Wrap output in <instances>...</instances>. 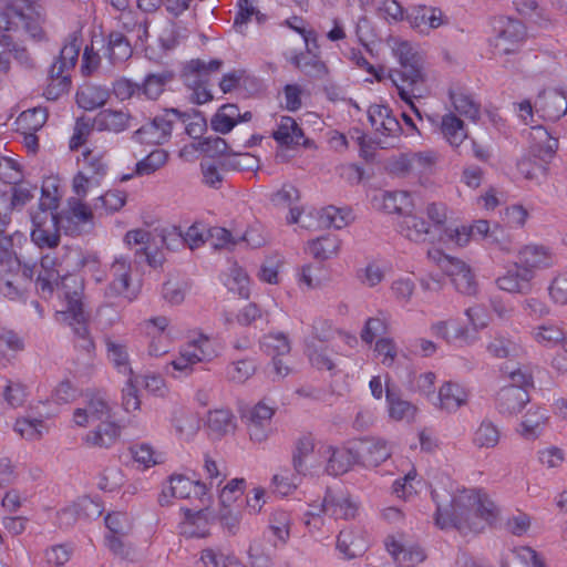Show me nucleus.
<instances>
[{
    "label": "nucleus",
    "mask_w": 567,
    "mask_h": 567,
    "mask_svg": "<svg viewBox=\"0 0 567 567\" xmlns=\"http://www.w3.org/2000/svg\"><path fill=\"white\" fill-rule=\"evenodd\" d=\"M208 513L198 511L194 515L187 516L182 524V533L189 537H205L208 535Z\"/></svg>",
    "instance_id": "obj_61"
},
{
    "label": "nucleus",
    "mask_w": 567,
    "mask_h": 567,
    "mask_svg": "<svg viewBox=\"0 0 567 567\" xmlns=\"http://www.w3.org/2000/svg\"><path fill=\"white\" fill-rule=\"evenodd\" d=\"M186 116L177 109H166L163 114L137 128L132 138L145 144H163L171 137L174 122H186Z\"/></svg>",
    "instance_id": "obj_6"
},
{
    "label": "nucleus",
    "mask_w": 567,
    "mask_h": 567,
    "mask_svg": "<svg viewBox=\"0 0 567 567\" xmlns=\"http://www.w3.org/2000/svg\"><path fill=\"white\" fill-rule=\"evenodd\" d=\"M398 233L405 239L420 244L424 243L431 235V225L422 216L412 213V209L396 221Z\"/></svg>",
    "instance_id": "obj_23"
},
{
    "label": "nucleus",
    "mask_w": 567,
    "mask_h": 567,
    "mask_svg": "<svg viewBox=\"0 0 567 567\" xmlns=\"http://www.w3.org/2000/svg\"><path fill=\"white\" fill-rule=\"evenodd\" d=\"M207 425L212 433L220 437L235 431L236 419L230 410L216 409L208 413Z\"/></svg>",
    "instance_id": "obj_42"
},
{
    "label": "nucleus",
    "mask_w": 567,
    "mask_h": 567,
    "mask_svg": "<svg viewBox=\"0 0 567 567\" xmlns=\"http://www.w3.org/2000/svg\"><path fill=\"white\" fill-rule=\"evenodd\" d=\"M121 436V427L112 420H103L83 436L89 447L110 449Z\"/></svg>",
    "instance_id": "obj_29"
},
{
    "label": "nucleus",
    "mask_w": 567,
    "mask_h": 567,
    "mask_svg": "<svg viewBox=\"0 0 567 567\" xmlns=\"http://www.w3.org/2000/svg\"><path fill=\"white\" fill-rule=\"evenodd\" d=\"M501 440L499 427L488 419L483 420L473 433L472 443L477 449H494Z\"/></svg>",
    "instance_id": "obj_43"
},
{
    "label": "nucleus",
    "mask_w": 567,
    "mask_h": 567,
    "mask_svg": "<svg viewBox=\"0 0 567 567\" xmlns=\"http://www.w3.org/2000/svg\"><path fill=\"white\" fill-rule=\"evenodd\" d=\"M71 86L69 72H54V68L50 70V82L44 90V96L48 100L55 101L65 94Z\"/></svg>",
    "instance_id": "obj_58"
},
{
    "label": "nucleus",
    "mask_w": 567,
    "mask_h": 567,
    "mask_svg": "<svg viewBox=\"0 0 567 567\" xmlns=\"http://www.w3.org/2000/svg\"><path fill=\"white\" fill-rule=\"evenodd\" d=\"M440 131L451 146L457 147L466 138L464 122L453 113L442 116Z\"/></svg>",
    "instance_id": "obj_41"
},
{
    "label": "nucleus",
    "mask_w": 567,
    "mask_h": 567,
    "mask_svg": "<svg viewBox=\"0 0 567 567\" xmlns=\"http://www.w3.org/2000/svg\"><path fill=\"white\" fill-rule=\"evenodd\" d=\"M528 391L523 386H504L496 396V409L503 415H514L529 402Z\"/></svg>",
    "instance_id": "obj_26"
},
{
    "label": "nucleus",
    "mask_w": 567,
    "mask_h": 567,
    "mask_svg": "<svg viewBox=\"0 0 567 567\" xmlns=\"http://www.w3.org/2000/svg\"><path fill=\"white\" fill-rule=\"evenodd\" d=\"M486 350L494 358L505 359L518 355L522 348L511 337L498 333L487 343Z\"/></svg>",
    "instance_id": "obj_47"
},
{
    "label": "nucleus",
    "mask_w": 567,
    "mask_h": 567,
    "mask_svg": "<svg viewBox=\"0 0 567 567\" xmlns=\"http://www.w3.org/2000/svg\"><path fill=\"white\" fill-rule=\"evenodd\" d=\"M141 326L148 339V355L158 358L166 354L171 347L169 319L165 316L152 317L144 320Z\"/></svg>",
    "instance_id": "obj_9"
},
{
    "label": "nucleus",
    "mask_w": 567,
    "mask_h": 567,
    "mask_svg": "<svg viewBox=\"0 0 567 567\" xmlns=\"http://www.w3.org/2000/svg\"><path fill=\"white\" fill-rule=\"evenodd\" d=\"M315 450V440L311 435H303L296 442L292 453V467L299 473H309L310 467L307 464L308 456Z\"/></svg>",
    "instance_id": "obj_51"
},
{
    "label": "nucleus",
    "mask_w": 567,
    "mask_h": 567,
    "mask_svg": "<svg viewBox=\"0 0 567 567\" xmlns=\"http://www.w3.org/2000/svg\"><path fill=\"white\" fill-rule=\"evenodd\" d=\"M307 474L308 473L296 472L295 468H281L272 477L275 492L282 496L289 495L301 483L302 476H306Z\"/></svg>",
    "instance_id": "obj_52"
},
{
    "label": "nucleus",
    "mask_w": 567,
    "mask_h": 567,
    "mask_svg": "<svg viewBox=\"0 0 567 567\" xmlns=\"http://www.w3.org/2000/svg\"><path fill=\"white\" fill-rule=\"evenodd\" d=\"M532 337L542 347L555 348L565 340V330L560 324L547 321L533 328Z\"/></svg>",
    "instance_id": "obj_38"
},
{
    "label": "nucleus",
    "mask_w": 567,
    "mask_h": 567,
    "mask_svg": "<svg viewBox=\"0 0 567 567\" xmlns=\"http://www.w3.org/2000/svg\"><path fill=\"white\" fill-rule=\"evenodd\" d=\"M533 280L528 272L517 261L509 265L506 271L496 279L497 287L509 293L527 295L532 291Z\"/></svg>",
    "instance_id": "obj_20"
},
{
    "label": "nucleus",
    "mask_w": 567,
    "mask_h": 567,
    "mask_svg": "<svg viewBox=\"0 0 567 567\" xmlns=\"http://www.w3.org/2000/svg\"><path fill=\"white\" fill-rule=\"evenodd\" d=\"M261 350L268 355L281 357L290 352V343L284 333H269L260 341Z\"/></svg>",
    "instance_id": "obj_60"
},
{
    "label": "nucleus",
    "mask_w": 567,
    "mask_h": 567,
    "mask_svg": "<svg viewBox=\"0 0 567 567\" xmlns=\"http://www.w3.org/2000/svg\"><path fill=\"white\" fill-rule=\"evenodd\" d=\"M434 337L441 338L447 343L456 341L468 343V330L455 320L436 321L431 326Z\"/></svg>",
    "instance_id": "obj_39"
},
{
    "label": "nucleus",
    "mask_w": 567,
    "mask_h": 567,
    "mask_svg": "<svg viewBox=\"0 0 567 567\" xmlns=\"http://www.w3.org/2000/svg\"><path fill=\"white\" fill-rule=\"evenodd\" d=\"M134 120L127 110L105 109L95 115L93 126L100 132L118 134L130 128Z\"/></svg>",
    "instance_id": "obj_24"
},
{
    "label": "nucleus",
    "mask_w": 567,
    "mask_h": 567,
    "mask_svg": "<svg viewBox=\"0 0 567 567\" xmlns=\"http://www.w3.org/2000/svg\"><path fill=\"white\" fill-rule=\"evenodd\" d=\"M168 159V153L157 148L152 151L146 157L136 163L135 173L137 175H151L163 167Z\"/></svg>",
    "instance_id": "obj_62"
},
{
    "label": "nucleus",
    "mask_w": 567,
    "mask_h": 567,
    "mask_svg": "<svg viewBox=\"0 0 567 567\" xmlns=\"http://www.w3.org/2000/svg\"><path fill=\"white\" fill-rule=\"evenodd\" d=\"M256 372V364L252 360L243 359L228 364L226 378L237 384L245 383Z\"/></svg>",
    "instance_id": "obj_59"
},
{
    "label": "nucleus",
    "mask_w": 567,
    "mask_h": 567,
    "mask_svg": "<svg viewBox=\"0 0 567 567\" xmlns=\"http://www.w3.org/2000/svg\"><path fill=\"white\" fill-rule=\"evenodd\" d=\"M274 413V408L264 402H258L247 411L245 417L247 419V430L251 441L262 443L270 436Z\"/></svg>",
    "instance_id": "obj_14"
},
{
    "label": "nucleus",
    "mask_w": 567,
    "mask_h": 567,
    "mask_svg": "<svg viewBox=\"0 0 567 567\" xmlns=\"http://www.w3.org/2000/svg\"><path fill=\"white\" fill-rule=\"evenodd\" d=\"M31 240L39 248L53 249L60 245L61 219L53 212L37 210L31 214Z\"/></svg>",
    "instance_id": "obj_7"
},
{
    "label": "nucleus",
    "mask_w": 567,
    "mask_h": 567,
    "mask_svg": "<svg viewBox=\"0 0 567 567\" xmlns=\"http://www.w3.org/2000/svg\"><path fill=\"white\" fill-rule=\"evenodd\" d=\"M218 357L216 342L199 333L179 347L175 358L166 363L164 370L175 379L189 377L198 363H207Z\"/></svg>",
    "instance_id": "obj_3"
},
{
    "label": "nucleus",
    "mask_w": 567,
    "mask_h": 567,
    "mask_svg": "<svg viewBox=\"0 0 567 567\" xmlns=\"http://www.w3.org/2000/svg\"><path fill=\"white\" fill-rule=\"evenodd\" d=\"M192 493L195 495H205L206 486L199 482H194L183 475H172L168 485L165 486L158 497L162 506L168 505L171 498H188Z\"/></svg>",
    "instance_id": "obj_19"
},
{
    "label": "nucleus",
    "mask_w": 567,
    "mask_h": 567,
    "mask_svg": "<svg viewBox=\"0 0 567 567\" xmlns=\"http://www.w3.org/2000/svg\"><path fill=\"white\" fill-rule=\"evenodd\" d=\"M107 100V90L96 85H86L76 93V103L85 111H93L102 107Z\"/></svg>",
    "instance_id": "obj_45"
},
{
    "label": "nucleus",
    "mask_w": 567,
    "mask_h": 567,
    "mask_svg": "<svg viewBox=\"0 0 567 567\" xmlns=\"http://www.w3.org/2000/svg\"><path fill=\"white\" fill-rule=\"evenodd\" d=\"M132 55V47L121 32H111L107 42V58L112 64L126 61Z\"/></svg>",
    "instance_id": "obj_48"
},
{
    "label": "nucleus",
    "mask_w": 567,
    "mask_h": 567,
    "mask_svg": "<svg viewBox=\"0 0 567 567\" xmlns=\"http://www.w3.org/2000/svg\"><path fill=\"white\" fill-rule=\"evenodd\" d=\"M431 494L436 504L435 524L441 529L478 532L483 526L476 519L488 523L495 517V504L481 491L466 489L452 496L445 488H434Z\"/></svg>",
    "instance_id": "obj_1"
},
{
    "label": "nucleus",
    "mask_w": 567,
    "mask_h": 567,
    "mask_svg": "<svg viewBox=\"0 0 567 567\" xmlns=\"http://www.w3.org/2000/svg\"><path fill=\"white\" fill-rule=\"evenodd\" d=\"M6 228L0 227V277L20 267V260L13 250L12 237L7 234Z\"/></svg>",
    "instance_id": "obj_40"
},
{
    "label": "nucleus",
    "mask_w": 567,
    "mask_h": 567,
    "mask_svg": "<svg viewBox=\"0 0 567 567\" xmlns=\"http://www.w3.org/2000/svg\"><path fill=\"white\" fill-rule=\"evenodd\" d=\"M337 548L348 559L354 558L363 551V545L359 537L351 530H341L337 538Z\"/></svg>",
    "instance_id": "obj_64"
},
{
    "label": "nucleus",
    "mask_w": 567,
    "mask_h": 567,
    "mask_svg": "<svg viewBox=\"0 0 567 567\" xmlns=\"http://www.w3.org/2000/svg\"><path fill=\"white\" fill-rule=\"evenodd\" d=\"M28 291L27 285L22 282L19 274L14 271L0 277V293L10 300H21Z\"/></svg>",
    "instance_id": "obj_54"
},
{
    "label": "nucleus",
    "mask_w": 567,
    "mask_h": 567,
    "mask_svg": "<svg viewBox=\"0 0 567 567\" xmlns=\"http://www.w3.org/2000/svg\"><path fill=\"white\" fill-rule=\"evenodd\" d=\"M385 400L388 414L394 421H410L416 413V406L402 398L401 390L393 383L385 381Z\"/></svg>",
    "instance_id": "obj_25"
},
{
    "label": "nucleus",
    "mask_w": 567,
    "mask_h": 567,
    "mask_svg": "<svg viewBox=\"0 0 567 567\" xmlns=\"http://www.w3.org/2000/svg\"><path fill=\"white\" fill-rule=\"evenodd\" d=\"M406 20L412 29L423 34L449 23V18L440 8L425 4L411 7Z\"/></svg>",
    "instance_id": "obj_12"
},
{
    "label": "nucleus",
    "mask_w": 567,
    "mask_h": 567,
    "mask_svg": "<svg viewBox=\"0 0 567 567\" xmlns=\"http://www.w3.org/2000/svg\"><path fill=\"white\" fill-rule=\"evenodd\" d=\"M353 216L347 208H338L334 206H328L320 213V224L324 227H333L341 229L349 225Z\"/></svg>",
    "instance_id": "obj_55"
},
{
    "label": "nucleus",
    "mask_w": 567,
    "mask_h": 567,
    "mask_svg": "<svg viewBox=\"0 0 567 567\" xmlns=\"http://www.w3.org/2000/svg\"><path fill=\"white\" fill-rule=\"evenodd\" d=\"M547 420L546 413L540 408H530L524 415V419L519 425V434L527 439H535L539 435L540 427Z\"/></svg>",
    "instance_id": "obj_50"
},
{
    "label": "nucleus",
    "mask_w": 567,
    "mask_h": 567,
    "mask_svg": "<svg viewBox=\"0 0 567 567\" xmlns=\"http://www.w3.org/2000/svg\"><path fill=\"white\" fill-rule=\"evenodd\" d=\"M299 199V190L291 184H284L280 189L275 192L270 200L277 207H289L287 221L289 224H298L301 217V210L293 204Z\"/></svg>",
    "instance_id": "obj_35"
},
{
    "label": "nucleus",
    "mask_w": 567,
    "mask_h": 567,
    "mask_svg": "<svg viewBox=\"0 0 567 567\" xmlns=\"http://www.w3.org/2000/svg\"><path fill=\"white\" fill-rule=\"evenodd\" d=\"M223 61L215 59L206 62L200 59L192 60L185 68L183 78L188 89L193 91L192 101L204 104L213 99L209 85L210 73L220 70Z\"/></svg>",
    "instance_id": "obj_5"
},
{
    "label": "nucleus",
    "mask_w": 567,
    "mask_h": 567,
    "mask_svg": "<svg viewBox=\"0 0 567 567\" xmlns=\"http://www.w3.org/2000/svg\"><path fill=\"white\" fill-rule=\"evenodd\" d=\"M227 289L240 297L248 298L249 296V279L245 270L237 265L229 268L228 274L224 279Z\"/></svg>",
    "instance_id": "obj_56"
},
{
    "label": "nucleus",
    "mask_w": 567,
    "mask_h": 567,
    "mask_svg": "<svg viewBox=\"0 0 567 567\" xmlns=\"http://www.w3.org/2000/svg\"><path fill=\"white\" fill-rule=\"evenodd\" d=\"M368 117L374 131L383 136H396L402 130L399 121L390 114L388 107L371 106L368 111Z\"/></svg>",
    "instance_id": "obj_34"
},
{
    "label": "nucleus",
    "mask_w": 567,
    "mask_h": 567,
    "mask_svg": "<svg viewBox=\"0 0 567 567\" xmlns=\"http://www.w3.org/2000/svg\"><path fill=\"white\" fill-rule=\"evenodd\" d=\"M470 390L454 381L444 382L439 389V409L447 413H455L465 406L470 400Z\"/></svg>",
    "instance_id": "obj_22"
},
{
    "label": "nucleus",
    "mask_w": 567,
    "mask_h": 567,
    "mask_svg": "<svg viewBox=\"0 0 567 567\" xmlns=\"http://www.w3.org/2000/svg\"><path fill=\"white\" fill-rule=\"evenodd\" d=\"M530 130V155L538 161L549 164L558 151V138L551 136L547 128L542 125L532 126Z\"/></svg>",
    "instance_id": "obj_21"
},
{
    "label": "nucleus",
    "mask_w": 567,
    "mask_h": 567,
    "mask_svg": "<svg viewBox=\"0 0 567 567\" xmlns=\"http://www.w3.org/2000/svg\"><path fill=\"white\" fill-rule=\"evenodd\" d=\"M373 204L388 214H398L400 217L413 208L411 195L408 192H383L373 197Z\"/></svg>",
    "instance_id": "obj_32"
},
{
    "label": "nucleus",
    "mask_w": 567,
    "mask_h": 567,
    "mask_svg": "<svg viewBox=\"0 0 567 567\" xmlns=\"http://www.w3.org/2000/svg\"><path fill=\"white\" fill-rule=\"evenodd\" d=\"M286 60L311 79L321 80L328 74V68L318 53L308 54L307 52L290 51L286 53Z\"/></svg>",
    "instance_id": "obj_30"
},
{
    "label": "nucleus",
    "mask_w": 567,
    "mask_h": 567,
    "mask_svg": "<svg viewBox=\"0 0 567 567\" xmlns=\"http://www.w3.org/2000/svg\"><path fill=\"white\" fill-rule=\"evenodd\" d=\"M59 266V259L53 254L42 256L35 287L43 298L52 296L53 291L56 289L60 298H63L65 301L64 290L62 288L63 280L65 278H75L80 284H82V281L76 276H61L58 269ZM81 287L83 288V285H81Z\"/></svg>",
    "instance_id": "obj_8"
},
{
    "label": "nucleus",
    "mask_w": 567,
    "mask_h": 567,
    "mask_svg": "<svg viewBox=\"0 0 567 567\" xmlns=\"http://www.w3.org/2000/svg\"><path fill=\"white\" fill-rule=\"evenodd\" d=\"M535 106L544 118L558 121L567 113V97L558 90L544 91L538 95Z\"/></svg>",
    "instance_id": "obj_28"
},
{
    "label": "nucleus",
    "mask_w": 567,
    "mask_h": 567,
    "mask_svg": "<svg viewBox=\"0 0 567 567\" xmlns=\"http://www.w3.org/2000/svg\"><path fill=\"white\" fill-rule=\"evenodd\" d=\"M105 346L107 358L117 370V372L127 377L133 375V370L130 365L127 347L122 342L112 340L111 338L105 340Z\"/></svg>",
    "instance_id": "obj_44"
},
{
    "label": "nucleus",
    "mask_w": 567,
    "mask_h": 567,
    "mask_svg": "<svg viewBox=\"0 0 567 567\" xmlns=\"http://www.w3.org/2000/svg\"><path fill=\"white\" fill-rule=\"evenodd\" d=\"M385 546L394 561L400 566L413 567L425 559V554L420 547H404L394 539L388 540Z\"/></svg>",
    "instance_id": "obj_37"
},
{
    "label": "nucleus",
    "mask_w": 567,
    "mask_h": 567,
    "mask_svg": "<svg viewBox=\"0 0 567 567\" xmlns=\"http://www.w3.org/2000/svg\"><path fill=\"white\" fill-rule=\"evenodd\" d=\"M64 297L66 309L60 313L64 319H70V324H76L74 332L78 334L81 343L79 344L87 353L94 350V342L89 337L85 326V313L82 302V287L75 278H65L63 280Z\"/></svg>",
    "instance_id": "obj_4"
},
{
    "label": "nucleus",
    "mask_w": 567,
    "mask_h": 567,
    "mask_svg": "<svg viewBox=\"0 0 567 567\" xmlns=\"http://www.w3.org/2000/svg\"><path fill=\"white\" fill-rule=\"evenodd\" d=\"M525 39L526 28L520 21L512 18L499 19L494 42L497 53L509 54L516 52Z\"/></svg>",
    "instance_id": "obj_11"
},
{
    "label": "nucleus",
    "mask_w": 567,
    "mask_h": 567,
    "mask_svg": "<svg viewBox=\"0 0 567 567\" xmlns=\"http://www.w3.org/2000/svg\"><path fill=\"white\" fill-rule=\"evenodd\" d=\"M357 511V504L348 495L333 494L328 491L320 508L313 506L307 515L315 518L320 513H324L334 519H350L355 516Z\"/></svg>",
    "instance_id": "obj_15"
},
{
    "label": "nucleus",
    "mask_w": 567,
    "mask_h": 567,
    "mask_svg": "<svg viewBox=\"0 0 567 567\" xmlns=\"http://www.w3.org/2000/svg\"><path fill=\"white\" fill-rule=\"evenodd\" d=\"M13 429L22 439L29 441L40 440L48 431L45 423L39 419H18Z\"/></svg>",
    "instance_id": "obj_57"
},
{
    "label": "nucleus",
    "mask_w": 567,
    "mask_h": 567,
    "mask_svg": "<svg viewBox=\"0 0 567 567\" xmlns=\"http://www.w3.org/2000/svg\"><path fill=\"white\" fill-rule=\"evenodd\" d=\"M550 300L557 305H567V268L557 270L548 286Z\"/></svg>",
    "instance_id": "obj_63"
},
{
    "label": "nucleus",
    "mask_w": 567,
    "mask_h": 567,
    "mask_svg": "<svg viewBox=\"0 0 567 567\" xmlns=\"http://www.w3.org/2000/svg\"><path fill=\"white\" fill-rule=\"evenodd\" d=\"M516 261L534 278L538 270L551 268L556 264L547 247L533 244L525 245L518 250Z\"/></svg>",
    "instance_id": "obj_16"
},
{
    "label": "nucleus",
    "mask_w": 567,
    "mask_h": 567,
    "mask_svg": "<svg viewBox=\"0 0 567 567\" xmlns=\"http://www.w3.org/2000/svg\"><path fill=\"white\" fill-rule=\"evenodd\" d=\"M61 219V227L66 235H80L86 225L92 224V209L82 203L80 198H70L68 209L58 214Z\"/></svg>",
    "instance_id": "obj_13"
},
{
    "label": "nucleus",
    "mask_w": 567,
    "mask_h": 567,
    "mask_svg": "<svg viewBox=\"0 0 567 567\" xmlns=\"http://www.w3.org/2000/svg\"><path fill=\"white\" fill-rule=\"evenodd\" d=\"M274 140L284 146L293 147L298 145H309L308 140H303V132L296 120L290 116H281L277 130L272 132Z\"/></svg>",
    "instance_id": "obj_33"
},
{
    "label": "nucleus",
    "mask_w": 567,
    "mask_h": 567,
    "mask_svg": "<svg viewBox=\"0 0 567 567\" xmlns=\"http://www.w3.org/2000/svg\"><path fill=\"white\" fill-rule=\"evenodd\" d=\"M48 115L44 109L34 107L23 111L17 118V130L22 132H37L47 122Z\"/></svg>",
    "instance_id": "obj_53"
},
{
    "label": "nucleus",
    "mask_w": 567,
    "mask_h": 567,
    "mask_svg": "<svg viewBox=\"0 0 567 567\" xmlns=\"http://www.w3.org/2000/svg\"><path fill=\"white\" fill-rule=\"evenodd\" d=\"M80 50V40L76 37L71 38L61 49L58 60L52 64L54 72L56 74L59 72H70L78 62Z\"/></svg>",
    "instance_id": "obj_49"
},
{
    "label": "nucleus",
    "mask_w": 567,
    "mask_h": 567,
    "mask_svg": "<svg viewBox=\"0 0 567 567\" xmlns=\"http://www.w3.org/2000/svg\"><path fill=\"white\" fill-rule=\"evenodd\" d=\"M319 453L327 457L326 472L332 476L347 473L352 464L357 462L355 454L347 449H336L331 445H327L322 446Z\"/></svg>",
    "instance_id": "obj_31"
},
{
    "label": "nucleus",
    "mask_w": 567,
    "mask_h": 567,
    "mask_svg": "<svg viewBox=\"0 0 567 567\" xmlns=\"http://www.w3.org/2000/svg\"><path fill=\"white\" fill-rule=\"evenodd\" d=\"M393 53L399 60L400 69L390 72V79L398 90L402 101L411 106L417 114L413 104L416 91L425 82L423 59L421 54L408 41L395 42Z\"/></svg>",
    "instance_id": "obj_2"
},
{
    "label": "nucleus",
    "mask_w": 567,
    "mask_h": 567,
    "mask_svg": "<svg viewBox=\"0 0 567 567\" xmlns=\"http://www.w3.org/2000/svg\"><path fill=\"white\" fill-rule=\"evenodd\" d=\"M132 266L128 258L124 256L116 257L111 265V281L105 290L106 297H123L128 301H133L137 297V292L131 288Z\"/></svg>",
    "instance_id": "obj_10"
},
{
    "label": "nucleus",
    "mask_w": 567,
    "mask_h": 567,
    "mask_svg": "<svg viewBox=\"0 0 567 567\" xmlns=\"http://www.w3.org/2000/svg\"><path fill=\"white\" fill-rule=\"evenodd\" d=\"M110 417L111 406L102 394L92 395L86 408H79L73 413V421L79 426H86L90 422L109 420Z\"/></svg>",
    "instance_id": "obj_27"
},
{
    "label": "nucleus",
    "mask_w": 567,
    "mask_h": 567,
    "mask_svg": "<svg viewBox=\"0 0 567 567\" xmlns=\"http://www.w3.org/2000/svg\"><path fill=\"white\" fill-rule=\"evenodd\" d=\"M340 248V239L334 235H324L308 243L309 254L318 259L326 260L337 255Z\"/></svg>",
    "instance_id": "obj_46"
},
{
    "label": "nucleus",
    "mask_w": 567,
    "mask_h": 567,
    "mask_svg": "<svg viewBox=\"0 0 567 567\" xmlns=\"http://www.w3.org/2000/svg\"><path fill=\"white\" fill-rule=\"evenodd\" d=\"M449 96L454 110L460 115L465 116L472 121H476L480 117L481 105L467 91L458 86L452 87L449 91Z\"/></svg>",
    "instance_id": "obj_36"
},
{
    "label": "nucleus",
    "mask_w": 567,
    "mask_h": 567,
    "mask_svg": "<svg viewBox=\"0 0 567 567\" xmlns=\"http://www.w3.org/2000/svg\"><path fill=\"white\" fill-rule=\"evenodd\" d=\"M354 454L357 462L364 467H377L391 456L392 447L382 439H364L358 444Z\"/></svg>",
    "instance_id": "obj_17"
},
{
    "label": "nucleus",
    "mask_w": 567,
    "mask_h": 567,
    "mask_svg": "<svg viewBox=\"0 0 567 567\" xmlns=\"http://www.w3.org/2000/svg\"><path fill=\"white\" fill-rule=\"evenodd\" d=\"M100 503L90 497H83L74 504L64 507L58 514L59 525L69 528L80 519H93L102 515Z\"/></svg>",
    "instance_id": "obj_18"
}]
</instances>
